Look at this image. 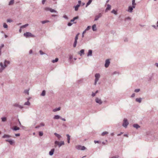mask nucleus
<instances>
[{
	"mask_svg": "<svg viewBox=\"0 0 158 158\" xmlns=\"http://www.w3.org/2000/svg\"><path fill=\"white\" fill-rule=\"evenodd\" d=\"M78 16H77L74 17L73 19H72L70 21V22L68 23V25L69 26H71L73 23H76V22H74L75 20L77 19L78 18Z\"/></svg>",
	"mask_w": 158,
	"mask_h": 158,
	"instance_id": "1",
	"label": "nucleus"
},
{
	"mask_svg": "<svg viewBox=\"0 0 158 158\" xmlns=\"http://www.w3.org/2000/svg\"><path fill=\"white\" fill-rule=\"evenodd\" d=\"M24 36L25 37H35V36L32 35L31 33L29 32H26L24 34Z\"/></svg>",
	"mask_w": 158,
	"mask_h": 158,
	"instance_id": "2",
	"label": "nucleus"
},
{
	"mask_svg": "<svg viewBox=\"0 0 158 158\" xmlns=\"http://www.w3.org/2000/svg\"><path fill=\"white\" fill-rule=\"evenodd\" d=\"M4 65H3L2 63L1 62L0 63V65L2 69H3L6 66V64H9L10 63V62L9 61L5 60L4 63Z\"/></svg>",
	"mask_w": 158,
	"mask_h": 158,
	"instance_id": "3",
	"label": "nucleus"
},
{
	"mask_svg": "<svg viewBox=\"0 0 158 158\" xmlns=\"http://www.w3.org/2000/svg\"><path fill=\"white\" fill-rule=\"evenodd\" d=\"M44 10L47 11H49L51 12H57V11L55 10L48 7L44 8Z\"/></svg>",
	"mask_w": 158,
	"mask_h": 158,
	"instance_id": "4",
	"label": "nucleus"
},
{
	"mask_svg": "<svg viewBox=\"0 0 158 158\" xmlns=\"http://www.w3.org/2000/svg\"><path fill=\"white\" fill-rule=\"evenodd\" d=\"M55 144L58 145L59 147L60 148L61 146L64 144V142L63 141H61L59 143L58 141H56L55 142Z\"/></svg>",
	"mask_w": 158,
	"mask_h": 158,
	"instance_id": "5",
	"label": "nucleus"
},
{
	"mask_svg": "<svg viewBox=\"0 0 158 158\" xmlns=\"http://www.w3.org/2000/svg\"><path fill=\"white\" fill-rule=\"evenodd\" d=\"M128 123H129L127 119L126 118H124L123 120V127L126 128L128 125Z\"/></svg>",
	"mask_w": 158,
	"mask_h": 158,
	"instance_id": "6",
	"label": "nucleus"
},
{
	"mask_svg": "<svg viewBox=\"0 0 158 158\" xmlns=\"http://www.w3.org/2000/svg\"><path fill=\"white\" fill-rule=\"evenodd\" d=\"M100 77V75L99 73H96L95 75V80L94 84L96 85Z\"/></svg>",
	"mask_w": 158,
	"mask_h": 158,
	"instance_id": "7",
	"label": "nucleus"
},
{
	"mask_svg": "<svg viewBox=\"0 0 158 158\" xmlns=\"http://www.w3.org/2000/svg\"><path fill=\"white\" fill-rule=\"evenodd\" d=\"M79 33L77 34L75 37V41H74V43L73 45V46L74 48L76 46V45H77V40L78 39V35H79Z\"/></svg>",
	"mask_w": 158,
	"mask_h": 158,
	"instance_id": "8",
	"label": "nucleus"
},
{
	"mask_svg": "<svg viewBox=\"0 0 158 158\" xmlns=\"http://www.w3.org/2000/svg\"><path fill=\"white\" fill-rule=\"evenodd\" d=\"M5 141L6 142H9L10 144L11 145H12L15 143V141H14V140H12L6 139L5 140Z\"/></svg>",
	"mask_w": 158,
	"mask_h": 158,
	"instance_id": "9",
	"label": "nucleus"
},
{
	"mask_svg": "<svg viewBox=\"0 0 158 158\" xmlns=\"http://www.w3.org/2000/svg\"><path fill=\"white\" fill-rule=\"evenodd\" d=\"M95 101L97 103H98L99 104H101L102 103L101 99L98 98H96Z\"/></svg>",
	"mask_w": 158,
	"mask_h": 158,
	"instance_id": "10",
	"label": "nucleus"
},
{
	"mask_svg": "<svg viewBox=\"0 0 158 158\" xmlns=\"http://www.w3.org/2000/svg\"><path fill=\"white\" fill-rule=\"evenodd\" d=\"M102 16L101 13H99L98 15L96 16L94 20L95 21L97 20L98 19Z\"/></svg>",
	"mask_w": 158,
	"mask_h": 158,
	"instance_id": "11",
	"label": "nucleus"
},
{
	"mask_svg": "<svg viewBox=\"0 0 158 158\" xmlns=\"http://www.w3.org/2000/svg\"><path fill=\"white\" fill-rule=\"evenodd\" d=\"M110 62L109 59H107L106 61V63L105 64V66L107 68L108 67Z\"/></svg>",
	"mask_w": 158,
	"mask_h": 158,
	"instance_id": "12",
	"label": "nucleus"
},
{
	"mask_svg": "<svg viewBox=\"0 0 158 158\" xmlns=\"http://www.w3.org/2000/svg\"><path fill=\"white\" fill-rule=\"evenodd\" d=\"M55 151V149L54 148L52 149L49 152V155L50 156H52L54 154Z\"/></svg>",
	"mask_w": 158,
	"mask_h": 158,
	"instance_id": "13",
	"label": "nucleus"
},
{
	"mask_svg": "<svg viewBox=\"0 0 158 158\" xmlns=\"http://www.w3.org/2000/svg\"><path fill=\"white\" fill-rule=\"evenodd\" d=\"M133 8H134L133 7V6L131 7V6H129L128 7V9L127 11L129 12H132Z\"/></svg>",
	"mask_w": 158,
	"mask_h": 158,
	"instance_id": "14",
	"label": "nucleus"
},
{
	"mask_svg": "<svg viewBox=\"0 0 158 158\" xmlns=\"http://www.w3.org/2000/svg\"><path fill=\"white\" fill-rule=\"evenodd\" d=\"M111 6L109 4H108L107 5V7H106V11H107L108 10H109L110 9Z\"/></svg>",
	"mask_w": 158,
	"mask_h": 158,
	"instance_id": "15",
	"label": "nucleus"
},
{
	"mask_svg": "<svg viewBox=\"0 0 158 158\" xmlns=\"http://www.w3.org/2000/svg\"><path fill=\"white\" fill-rule=\"evenodd\" d=\"M135 0H132V5L133 7L134 8H135V6L136 5V3L135 2Z\"/></svg>",
	"mask_w": 158,
	"mask_h": 158,
	"instance_id": "16",
	"label": "nucleus"
},
{
	"mask_svg": "<svg viewBox=\"0 0 158 158\" xmlns=\"http://www.w3.org/2000/svg\"><path fill=\"white\" fill-rule=\"evenodd\" d=\"M66 136L67 137V142L68 143H69L70 139V136L69 134H67Z\"/></svg>",
	"mask_w": 158,
	"mask_h": 158,
	"instance_id": "17",
	"label": "nucleus"
},
{
	"mask_svg": "<svg viewBox=\"0 0 158 158\" xmlns=\"http://www.w3.org/2000/svg\"><path fill=\"white\" fill-rule=\"evenodd\" d=\"M54 119H58L59 118H61V117L58 115H55L53 117Z\"/></svg>",
	"mask_w": 158,
	"mask_h": 158,
	"instance_id": "18",
	"label": "nucleus"
},
{
	"mask_svg": "<svg viewBox=\"0 0 158 158\" xmlns=\"http://www.w3.org/2000/svg\"><path fill=\"white\" fill-rule=\"evenodd\" d=\"M92 30L93 31H96L97 30L96 26L95 24H94L92 27Z\"/></svg>",
	"mask_w": 158,
	"mask_h": 158,
	"instance_id": "19",
	"label": "nucleus"
},
{
	"mask_svg": "<svg viewBox=\"0 0 158 158\" xmlns=\"http://www.w3.org/2000/svg\"><path fill=\"white\" fill-rule=\"evenodd\" d=\"M54 135H55V136L58 138V139H60L61 138V136L60 135L55 133H54Z\"/></svg>",
	"mask_w": 158,
	"mask_h": 158,
	"instance_id": "20",
	"label": "nucleus"
},
{
	"mask_svg": "<svg viewBox=\"0 0 158 158\" xmlns=\"http://www.w3.org/2000/svg\"><path fill=\"white\" fill-rule=\"evenodd\" d=\"M11 137V136L10 135H4L2 136L3 138H10Z\"/></svg>",
	"mask_w": 158,
	"mask_h": 158,
	"instance_id": "21",
	"label": "nucleus"
},
{
	"mask_svg": "<svg viewBox=\"0 0 158 158\" xmlns=\"http://www.w3.org/2000/svg\"><path fill=\"white\" fill-rule=\"evenodd\" d=\"M80 6V5H77L76 6H74L75 8V11H77L78 10V8Z\"/></svg>",
	"mask_w": 158,
	"mask_h": 158,
	"instance_id": "22",
	"label": "nucleus"
},
{
	"mask_svg": "<svg viewBox=\"0 0 158 158\" xmlns=\"http://www.w3.org/2000/svg\"><path fill=\"white\" fill-rule=\"evenodd\" d=\"M133 127L136 128L140 127V126L137 124H135L133 125Z\"/></svg>",
	"mask_w": 158,
	"mask_h": 158,
	"instance_id": "23",
	"label": "nucleus"
},
{
	"mask_svg": "<svg viewBox=\"0 0 158 158\" xmlns=\"http://www.w3.org/2000/svg\"><path fill=\"white\" fill-rule=\"evenodd\" d=\"M60 107H59L57 108H56V109H54L53 110V112H55L57 111L60 110Z\"/></svg>",
	"mask_w": 158,
	"mask_h": 158,
	"instance_id": "24",
	"label": "nucleus"
},
{
	"mask_svg": "<svg viewBox=\"0 0 158 158\" xmlns=\"http://www.w3.org/2000/svg\"><path fill=\"white\" fill-rule=\"evenodd\" d=\"M84 49H82L80 51L79 54L80 55H81L82 54H84Z\"/></svg>",
	"mask_w": 158,
	"mask_h": 158,
	"instance_id": "25",
	"label": "nucleus"
},
{
	"mask_svg": "<svg viewBox=\"0 0 158 158\" xmlns=\"http://www.w3.org/2000/svg\"><path fill=\"white\" fill-rule=\"evenodd\" d=\"M135 101L137 102L140 103L141 101V98H137L136 99Z\"/></svg>",
	"mask_w": 158,
	"mask_h": 158,
	"instance_id": "26",
	"label": "nucleus"
},
{
	"mask_svg": "<svg viewBox=\"0 0 158 158\" xmlns=\"http://www.w3.org/2000/svg\"><path fill=\"white\" fill-rule=\"evenodd\" d=\"M92 0H89L88 2L87 3L86 7H87L90 4Z\"/></svg>",
	"mask_w": 158,
	"mask_h": 158,
	"instance_id": "27",
	"label": "nucleus"
},
{
	"mask_svg": "<svg viewBox=\"0 0 158 158\" xmlns=\"http://www.w3.org/2000/svg\"><path fill=\"white\" fill-rule=\"evenodd\" d=\"M92 54V51L91 50H89L88 54V56H91Z\"/></svg>",
	"mask_w": 158,
	"mask_h": 158,
	"instance_id": "28",
	"label": "nucleus"
},
{
	"mask_svg": "<svg viewBox=\"0 0 158 158\" xmlns=\"http://www.w3.org/2000/svg\"><path fill=\"white\" fill-rule=\"evenodd\" d=\"M2 121L5 122L6 121V118L5 117H3L1 118Z\"/></svg>",
	"mask_w": 158,
	"mask_h": 158,
	"instance_id": "29",
	"label": "nucleus"
},
{
	"mask_svg": "<svg viewBox=\"0 0 158 158\" xmlns=\"http://www.w3.org/2000/svg\"><path fill=\"white\" fill-rule=\"evenodd\" d=\"M108 132H107V131H104V132H103L102 133V136H104L106 134H108Z\"/></svg>",
	"mask_w": 158,
	"mask_h": 158,
	"instance_id": "30",
	"label": "nucleus"
},
{
	"mask_svg": "<svg viewBox=\"0 0 158 158\" xmlns=\"http://www.w3.org/2000/svg\"><path fill=\"white\" fill-rule=\"evenodd\" d=\"M76 148L78 150H81V145H78L77 146H76Z\"/></svg>",
	"mask_w": 158,
	"mask_h": 158,
	"instance_id": "31",
	"label": "nucleus"
},
{
	"mask_svg": "<svg viewBox=\"0 0 158 158\" xmlns=\"http://www.w3.org/2000/svg\"><path fill=\"white\" fill-rule=\"evenodd\" d=\"M58 58H56L55 59V60H52V62L53 63L57 62L58 61Z\"/></svg>",
	"mask_w": 158,
	"mask_h": 158,
	"instance_id": "32",
	"label": "nucleus"
},
{
	"mask_svg": "<svg viewBox=\"0 0 158 158\" xmlns=\"http://www.w3.org/2000/svg\"><path fill=\"white\" fill-rule=\"evenodd\" d=\"M45 95V91L44 90L42 92V94H41V95L42 96H44Z\"/></svg>",
	"mask_w": 158,
	"mask_h": 158,
	"instance_id": "33",
	"label": "nucleus"
},
{
	"mask_svg": "<svg viewBox=\"0 0 158 158\" xmlns=\"http://www.w3.org/2000/svg\"><path fill=\"white\" fill-rule=\"evenodd\" d=\"M49 21L48 20H46L45 21H43L41 22V23L42 24H44L46 23L49 22Z\"/></svg>",
	"mask_w": 158,
	"mask_h": 158,
	"instance_id": "34",
	"label": "nucleus"
},
{
	"mask_svg": "<svg viewBox=\"0 0 158 158\" xmlns=\"http://www.w3.org/2000/svg\"><path fill=\"white\" fill-rule=\"evenodd\" d=\"M14 3V0H11L9 3V5H12Z\"/></svg>",
	"mask_w": 158,
	"mask_h": 158,
	"instance_id": "35",
	"label": "nucleus"
},
{
	"mask_svg": "<svg viewBox=\"0 0 158 158\" xmlns=\"http://www.w3.org/2000/svg\"><path fill=\"white\" fill-rule=\"evenodd\" d=\"M28 26V24H25V25H23V26H22L21 27V28H23L25 27H26L27 26Z\"/></svg>",
	"mask_w": 158,
	"mask_h": 158,
	"instance_id": "36",
	"label": "nucleus"
},
{
	"mask_svg": "<svg viewBox=\"0 0 158 158\" xmlns=\"http://www.w3.org/2000/svg\"><path fill=\"white\" fill-rule=\"evenodd\" d=\"M111 13L114 14L115 15H117V12L115 10H113L111 11Z\"/></svg>",
	"mask_w": 158,
	"mask_h": 158,
	"instance_id": "37",
	"label": "nucleus"
},
{
	"mask_svg": "<svg viewBox=\"0 0 158 158\" xmlns=\"http://www.w3.org/2000/svg\"><path fill=\"white\" fill-rule=\"evenodd\" d=\"M3 27L4 28H6L8 27V26L6 23L3 24Z\"/></svg>",
	"mask_w": 158,
	"mask_h": 158,
	"instance_id": "38",
	"label": "nucleus"
},
{
	"mask_svg": "<svg viewBox=\"0 0 158 158\" xmlns=\"http://www.w3.org/2000/svg\"><path fill=\"white\" fill-rule=\"evenodd\" d=\"M86 149V148L84 146H81V150H84Z\"/></svg>",
	"mask_w": 158,
	"mask_h": 158,
	"instance_id": "39",
	"label": "nucleus"
},
{
	"mask_svg": "<svg viewBox=\"0 0 158 158\" xmlns=\"http://www.w3.org/2000/svg\"><path fill=\"white\" fill-rule=\"evenodd\" d=\"M43 132L42 131H40L39 132V135L40 136H42L43 135Z\"/></svg>",
	"mask_w": 158,
	"mask_h": 158,
	"instance_id": "40",
	"label": "nucleus"
},
{
	"mask_svg": "<svg viewBox=\"0 0 158 158\" xmlns=\"http://www.w3.org/2000/svg\"><path fill=\"white\" fill-rule=\"evenodd\" d=\"M44 123H41L40 125V126L38 127L44 126Z\"/></svg>",
	"mask_w": 158,
	"mask_h": 158,
	"instance_id": "41",
	"label": "nucleus"
},
{
	"mask_svg": "<svg viewBox=\"0 0 158 158\" xmlns=\"http://www.w3.org/2000/svg\"><path fill=\"white\" fill-rule=\"evenodd\" d=\"M90 28H91V26H88L87 28L85 29L86 31H88V30H89V29H90Z\"/></svg>",
	"mask_w": 158,
	"mask_h": 158,
	"instance_id": "42",
	"label": "nucleus"
},
{
	"mask_svg": "<svg viewBox=\"0 0 158 158\" xmlns=\"http://www.w3.org/2000/svg\"><path fill=\"white\" fill-rule=\"evenodd\" d=\"M7 22L10 23L12 21V20L11 19H8L7 20Z\"/></svg>",
	"mask_w": 158,
	"mask_h": 158,
	"instance_id": "43",
	"label": "nucleus"
},
{
	"mask_svg": "<svg viewBox=\"0 0 158 158\" xmlns=\"http://www.w3.org/2000/svg\"><path fill=\"white\" fill-rule=\"evenodd\" d=\"M30 103L28 101H27V102H25V105H30Z\"/></svg>",
	"mask_w": 158,
	"mask_h": 158,
	"instance_id": "44",
	"label": "nucleus"
},
{
	"mask_svg": "<svg viewBox=\"0 0 158 158\" xmlns=\"http://www.w3.org/2000/svg\"><path fill=\"white\" fill-rule=\"evenodd\" d=\"M24 92L25 93L27 94H29L28 90H25L24 91Z\"/></svg>",
	"mask_w": 158,
	"mask_h": 158,
	"instance_id": "45",
	"label": "nucleus"
},
{
	"mask_svg": "<svg viewBox=\"0 0 158 158\" xmlns=\"http://www.w3.org/2000/svg\"><path fill=\"white\" fill-rule=\"evenodd\" d=\"M140 89H136L135 90V92H138L139 91Z\"/></svg>",
	"mask_w": 158,
	"mask_h": 158,
	"instance_id": "46",
	"label": "nucleus"
},
{
	"mask_svg": "<svg viewBox=\"0 0 158 158\" xmlns=\"http://www.w3.org/2000/svg\"><path fill=\"white\" fill-rule=\"evenodd\" d=\"M63 17L66 19H68V17H67V16L66 15H64L63 16Z\"/></svg>",
	"mask_w": 158,
	"mask_h": 158,
	"instance_id": "47",
	"label": "nucleus"
},
{
	"mask_svg": "<svg viewBox=\"0 0 158 158\" xmlns=\"http://www.w3.org/2000/svg\"><path fill=\"white\" fill-rule=\"evenodd\" d=\"M20 135V134L19 133H18V134H15V135L16 136H19Z\"/></svg>",
	"mask_w": 158,
	"mask_h": 158,
	"instance_id": "48",
	"label": "nucleus"
},
{
	"mask_svg": "<svg viewBox=\"0 0 158 158\" xmlns=\"http://www.w3.org/2000/svg\"><path fill=\"white\" fill-rule=\"evenodd\" d=\"M40 53L41 55H43L44 54V52L41 50L40 51Z\"/></svg>",
	"mask_w": 158,
	"mask_h": 158,
	"instance_id": "49",
	"label": "nucleus"
},
{
	"mask_svg": "<svg viewBox=\"0 0 158 158\" xmlns=\"http://www.w3.org/2000/svg\"><path fill=\"white\" fill-rule=\"evenodd\" d=\"M95 94H96V93H92V96L93 97H94L95 95Z\"/></svg>",
	"mask_w": 158,
	"mask_h": 158,
	"instance_id": "50",
	"label": "nucleus"
},
{
	"mask_svg": "<svg viewBox=\"0 0 158 158\" xmlns=\"http://www.w3.org/2000/svg\"><path fill=\"white\" fill-rule=\"evenodd\" d=\"M45 1H46V0H42V3L43 4H44Z\"/></svg>",
	"mask_w": 158,
	"mask_h": 158,
	"instance_id": "51",
	"label": "nucleus"
},
{
	"mask_svg": "<svg viewBox=\"0 0 158 158\" xmlns=\"http://www.w3.org/2000/svg\"><path fill=\"white\" fill-rule=\"evenodd\" d=\"M94 142L95 143H99V141H94Z\"/></svg>",
	"mask_w": 158,
	"mask_h": 158,
	"instance_id": "52",
	"label": "nucleus"
},
{
	"mask_svg": "<svg viewBox=\"0 0 158 158\" xmlns=\"http://www.w3.org/2000/svg\"><path fill=\"white\" fill-rule=\"evenodd\" d=\"M123 134V132H121L120 133H119V134H118L117 135H118V136H120V135L121 134Z\"/></svg>",
	"mask_w": 158,
	"mask_h": 158,
	"instance_id": "53",
	"label": "nucleus"
},
{
	"mask_svg": "<svg viewBox=\"0 0 158 158\" xmlns=\"http://www.w3.org/2000/svg\"><path fill=\"white\" fill-rule=\"evenodd\" d=\"M1 49L3 48L4 46V45L3 44H2L1 45Z\"/></svg>",
	"mask_w": 158,
	"mask_h": 158,
	"instance_id": "54",
	"label": "nucleus"
},
{
	"mask_svg": "<svg viewBox=\"0 0 158 158\" xmlns=\"http://www.w3.org/2000/svg\"><path fill=\"white\" fill-rule=\"evenodd\" d=\"M135 96V94H133L132 95H131V97H134Z\"/></svg>",
	"mask_w": 158,
	"mask_h": 158,
	"instance_id": "55",
	"label": "nucleus"
},
{
	"mask_svg": "<svg viewBox=\"0 0 158 158\" xmlns=\"http://www.w3.org/2000/svg\"><path fill=\"white\" fill-rule=\"evenodd\" d=\"M124 136H126V137H128V135L127 134H124Z\"/></svg>",
	"mask_w": 158,
	"mask_h": 158,
	"instance_id": "56",
	"label": "nucleus"
},
{
	"mask_svg": "<svg viewBox=\"0 0 158 158\" xmlns=\"http://www.w3.org/2000/svg\"><path fill=\"white\" fill-rule=\"evenodd\" d=\"M111 158H118V157L116 156H114L112 157Z\"/></svg>",
	"mask_w": 158,
	"mask_h": 158,
	"instance_id": "57",
	"label": "nucleus"
},
{
	"mask_svg": "<svg viewBox=\"0 0 158 158\" xmlns=\"http://www.w3.org/2000/svg\"><path fill=\"white\" fill-rule=\"evenodd\" d=\"M32 50H31L29 51V53L30 54H31V53H32Z\"/></svg>",
	"mask_w": 158,
	"mask_h": 158,
	"instance_id": "58",
	"label": "nucleus"
},
{
	"mask_svg": "<svg viewBox=\"0 0 158 158\" xmlns=\"http://www.w3.org/2000/svg\"><path fill=\"white\" fill-rule=\"evenodd\" d=\"M13 128H15H15H19L18 127H17L16 126H15Z\"/></svg>",
	"mask_w": 158,
	"mask_h": 158,
	"instance_id": "59",
	"label": "nucleus"
},
{
	"mask_svg": "<svg viewBox=\"0 0 158 158\" xmlns=\"http://www.w3.org/2000/svg\"><path fill=\"white\" fill-rule=\"evenodd\" d=\"M62 120L64 121H65V119H64V118H61Z\"/></svg>",
	"mask_w": 158,
	"mask_h": 158,
	"instance_id": "60",
	"label": "nucleus"
},
{
	"mask_svg": "<svg viewBox=\"0 0 158 158\" xmlns=\"http://www.w3.org/2000/svg\"><path fill=\"white\" fill-rule=\"evenodd\" d=\"M86 30H85V31L83 32V33H83V34H84L85 33V32H86Z\"/></svg>",
	"mask_w": 158,
	"mask_h": 158,
	"instance_id": "61",
	"label": "nucleus"
},
{
	"mask_svg": "<svg viewBox=\"0 0 158 158\" xmlns=\"http://www.w3.org/2000/svg\"><path fill=\"white\" fill-rule=\"evenodd\" d=\"M14 131H17V130H19V129H12Z\"/></svg>",
	"mask_w": 158,
	"mask_h": 158,
	"instance_id": "62",
	"label": "nucleus"
},
{
	"mask_svg": "<svg viewBox=\"0 0 158 158\" xmlns=\"http://www.w3.org/2000/svg\"><path fill=\"white\" fill-rule=\"evenodd\" d=\"M78 3H79V5H80V4L81 3V1H78Z\"/></svg>",
	"mask_w": 158,
	"mask_h": 158,
	"instance_id": "63",
	"label": "nucleus"
},
{
	"mask_svg": "<svg viewBox=\"0 0 158 158\" xmlns=\"http://www.w3.org/2000/svg\"><path fill=\"white\" fill-rule=\"evenodd\" d=\"M155 64L156 66L158 67V63H156Z\"/></svg>",
	"mask_w": 158,
	"mask_h": 158,
	"instance_id": "64",
	"label": "nucleus"
}]
</instances>
